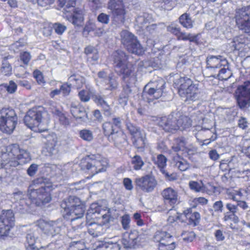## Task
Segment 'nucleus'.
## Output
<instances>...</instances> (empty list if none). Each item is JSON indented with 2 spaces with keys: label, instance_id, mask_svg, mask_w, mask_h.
I'll return each instance as SVG.
<instances>
[{
  "label": "nucleus",
  "instance_id": "nucleus-61",
  "mask_svg": "<svg viewBox=\"0 0 250 250\" xmlns=\"http://www.w3.org/2000/svg\"><path fill=\"white\" fill-rule=\"evenodd\" d=\"M33 76L39 84H42L44 83V78L40 71L38 70H35L33 72Z\"/></svg>",
  "mask_w": 250,
  "mask_h": 250
},
{
  "label": "nucleus",
  "instance_id": "nucleus-22",
  "mask_svg": "<svg viewBox=\"0 0 250 250\" xmlns=\"http://www.w3.org/2000/svg\"><path fill=\"white\" fill-rule=\"evenodd\" d=\"M235 21L240 30L250 35V17H236Z\"/></svg>",
  "mask_w": 250,
  "mask_h": 250
},
{
  "label": "nucleus",
  "instance_id": "nucleus-36",
  "mask_svg": "<svg viewBox=\"0 0 250 250\" xmlns=\"http://www.w3.org/2000/svg\"><path fill=\"white\" fill-rule=\"evenodd\" d=\"M184 213L187 218L189 219V223L193 224L194 226L197 225L200 219V215L197 212H191L190 208L184 211Z\"/></svg>",
  "mask_w": 250,
  "mask_h": 250
},
{
  "label": "nucleus",
  "instance_id": "nucleus-40",
  "mask_svg": "<svg viewBox=\"0 0 250 250\" xmlns=\"http://www.w3.org/2000/svg\"><path fill=\"white\" fill-rule=\"evenodd\" d=\"M189 187L190 189L197 192H203L206 189L205 186L202 181H191L189 182Z\"/></svg>",
  "mask_w": 250,
  "mask_h": 250
},
{
  "label": "nucleus",
  "instance_id": "nucleus-37",
  "mask_svg": "<svg viewBox=\"0 0 250 250\" xmlns=\"http://www.w3.org/2000/svg\"><path fill=\"white\" fill-rule=\"evenodd\" d=\"M94 102L98 104L103 106L104 109V114L106 116H109L111 114V111L109 105L107 104L106 102L104 100L103 98L100 95H95L93 97Z\"/></svg>",
  "mask_w": 250,
  "mask_h": 250
},
{
  "label": "nucleus",
  "instance_id": "nucleus-47",
  "mask_svg": "<svg viewBox=\"0 0 250 250\" xmlns=\"http://www.w3.org/2000/svg\"><path fill=\"white\" fill-rule=\"evenodd\" d=\"M131 164L135 170L140 169L144 164L141 157L139 155H135L131 160Z\"/></svg>",
  "mask_w": 250,
  "mask_h": 250
},
{
  "label": "nucleus",
  "instance_id": "nucleus-64",
  "mask_svg": "<svg viewBox=\"0 0 250 250\" xmlns=\"http://www.w3.org/2000/svg\"><path fill=\"white\" fill-rule=\"evenodd\" d=\"M226 208L229 210V212H230L233 214H235L238 210L236 204H233L230 203H228L226 204Z\"/></svg>",
  "mask_w": 250,
  "mask_h": 250
},
{
  "label": "nucleus",
  "instance_id": "nucleus-48",
  "mask_svg": "<svg viewBox=\"0 0 250 250\" xmlns=\"http://www.w3.org/2000/svg\"><path fill=\"white\" fill-rule=\"evenodd\" d=\"M80 137L83 140L90 142L93 139V135L92 132L88 129H83L80 131Z\"/></svg>",
  "mask_w": 250,
  "mask_h": 250
},
{
  "label": "nucleus",
  "instance_id": "nucleus-17",
  "mask_svg": "<svg viewBox=\"0 0 250 250\" xmlns=\"http://www.w3.org/2000/svg\"><path fill=\"white\" fill-rule=\"evenodd\" d=\"M177 115L170 114L167 117H163L159 122V125L167 132H172L177 130Z\"/></svg>",
  "mask_w": 250,
  "mask_h": 250
},
{
  "label": "nucleus",
  "instance_id": "nucleus-51",
  "mask_svg": "<svg viewBox=\"0 0 250 250\" xmlns=\"http://www.w3.org/2000/svg\"><path fill=\"white\" fill-rule=\"evenodd\" d=\"M53 113L58 116L60 122L63 125H67L70 124L69 120L59 110L56 109L54 111H52Z\"/></svg>",
  "mask_w": 250,
  "mask_h": 250
},
{
  "label": "nucleus",
  "instance_id": "nucleus-18",
  "mask_svg": "<svg viewBox=\"0 0 250 250\" xmlns=\"http://www.w3.org/2000/svg\"><path fill=\"white\" fill-rule=\"evenodd\" d=\"M82 204L80 199L75 196H70L62 201L61 204V208L65 213H70V210Z\"/></svg>",
  "mask_w": 250,
  "mask_h": 250
},
{
  "label": "nucleus",
  "instance_id": "nucleus-3",
  "mask_svg": "<svg viewBox=\"0 0 250 250\" xmlns=\"http://www.w3.org/2000/svg\"><path fill=\"white\" fill-rule=\"evenodd\" d=\"M115 71L119 74L123 75V78L125 81L129 77V83H133L135 81V76L130 67L129 66V56L125 52L118 50L112 54Z\"/></svg>",
  "mask_w": 250,
  "mask_h": 250
},
{
  "label": "nucleus",
  "instance_id": "nucleus-56",
  "mask_svg": "<svg viewBox=\"0 0 250 250\" xmlns=\"http://www.w3.org/2000/svg\"><path fill=\"white\" fill-rule=\"evenodd\" d=\"M53 28L55 32L59 35H62L66 29V27L60 23H55L53 25Z\"/></svg>",
  "mask_w": 250,
  "mask_h": 250
},
{
  "label": "nucleus",
  "instance_id": "nucleus-15",
  "mask_svg": "<svg viewBox=\"0 0 250 250\" xmlns=\"http://www.w3.org/2000/svg\"><path fill=\"white\" fill-rule=\"evenodd\" d=\"M162 195L165 203L169 205L172 208H174L175 205L179 203V197L178 192L171 188L169 187L164 189Z\"/></svg>",
  "mask_w": 250,
  "mask_h": 250
},
{
  "label": "nucleus",
  "instance_id": "nucleus-1",
  "mask_svg": "<svg viewBox=\"0 0 250 250\" xmlns=\"http://www.w3.org/2000/svg\"><path fill=\"white\" fill-rule=\"evenodd\" d=\"M52 187V184L48 179L40 177L34 180L29 187V198L37 206L44 205L51 200L49 190Z\"/></svg>",
  "mask_w": 250,
  "mask_h": 250
},
{
  "label": "nucleus",
  "instance_id": "nucleus-38",
  "mask_svg": "<svg viewBox=\"0 0 250 250\" xmlns=\"http://www.w3.org/2000/svg\"><path fill=\"white\" fill-rule=\"evenodd\" d=\"M134 146L137 148H142L145 146L146 144V138L145 133H141L138 137H132Z\"/></svg>",
  "mask_w": 250,
  "mask_h": 250
},
{
  "label": "nucleus",
  "instance_id": "nucleus-35",
  "mask_svg": "<svg viewBox=\"0 0 250 250\" xmlns=\"http://www.w3.org/2000/svg\"><path fill=\"white\" fill-rule=\"evenodd\" d=\"M84 82V78L79 75L73 74L68 78V82L70 85L77 88H81Z\"/></svg>",
  "mask_w": 250,
  "mask_h": 250
},
{
  "label": "nucleus",
  "instance_id": "nucleus-39",
  "mask_svg": "<svg viewBox=\"0 0 250 250\" xmlns=\"http://www.w3.org/2000/svg\"><path fill=\"white\" fill-rule=\"evenodd\" d=\"M218 71L217 77L220 80H227L232 76V73L229 69V65L226 66H222Z\"/></svg>",
  "mask_w": 250,
  "mask_h": 250
},
{
  "label": "nucleus",
  "instance_id": "nucleus-53",
  "mask_svg": "<svg viewBox=\"0 0 250 250\" xmlns=\"http://www.w3.org/2000/svg\"><path fill=\"white\" fill-rule=\"evenodd\" d=\"M236 16H250V5L236 9Z\"/></svg>",
  "mask_w": 250,
  "mask_h": 250
},
{
  "label": "nucleus",
  "instance_id": "nucleus-42",
  "mask_svg": "<svg viewBox=\"0 0 250 250\" xmlns=\"http://www.w3.org/2000/svg\"><path fill=\"white\" fill-rule=\"evenodd\" d=\"M103 130L104 135L108 137L115 131L116 128L111 122H106L103 124Z\"/></svg>",
  "mask_w": 250,
  "mask_h": 250
},
{
  "label": "nucleus",
  "instance_id": "nucleus-50",
  "mask_svg": "<svg viewBox=\"0 0 250 250\" xmlns=\"http://www.w3.org/2000/svg\"><path fill=\"white\" fill-rule=\"evenodd\" d=\"M179 22L185 27L191 28L193 26V21L190 17H180Z\"/></svg>",
  "mask_w": 250,
  "mask_h": 250
},
{
  "label": "nucleus",
  "instance_id": "nucleus-24",
  "mask_svg": "<svg viewBox=\"0 0 250 250\" xmlns=\"http://www.w3.org/2000/svg\"><path fill=\"white\" fill-rule=\"evenodd\" d=\"M84 53L87 56V61L94 64L99 59L98 51L94 46L88 45L84 49Z\"/></svg>",
  "mask_w": 250,
  "mask_h": 250
},
{
  "label": "nucleus",
  "instance_id": "nucleus-63",
  "mask_svg": "<svg viewBox=\"0 0 250 250\" xmlns=\"http://www.w3.org/2000/svg\"><path fill=\"white\" fill-rule=\"evenodd\" d=\"M31 56L29 52H23L21 54L20 59L22 62L25 64H27L31 60Z\"/></svg>",
  "mask_w": 250,
  "mask_h": 250
},
{
  "label": "nucleus",
  "instance_id": "nucleus-12",
  "mask_svg": "<svg viewBox=\"0 0 250 250\" xmlns=\"http://www.w3.org/2000/svg\"><path fill=\"white\" fill-rule=\"evenodd\" d=\"M135 183L136 188L145 193L152 192L157 184L155 178L149 175L136 178Z\"/></svg>",
  "mask_w": 250,
  "mask_h": 250
},
{
  "label": "nucleus",
  "instance_id": "nucleus-44",
  "mask_svg": "<svg viewBox=\"0 0 250 250\" xmlns=\"http://www.w3.org/2000/svg\"><path fill=\"white\" fill-rule=\"evenodd\" d=\"M17 199L18 198L20 199L19 201V206L21 207L20 208V212L21 213H23L24 210L26 209V207L27 206V203L25 201V197L24 196H26L25 195H23L22 192L20 191H17Z\"/></svg>",
  "mask_w": 250,
  "mask_h": 250
},
{
  "label": "nucleus",
  "instance_id": "nucleus-55",
  "mask_svg": "<svg viewBox=\"0 0 250 250\" xmlns=\"http://www.w3.org/2000/svg\"><path fill=\"white\" fill-rule=\"evenodd\" d=\"M79 97L82 102H87L90 100L89 92L86 90H81L78 94Z\"/></svg>",
  "mask_w": 250,
  "mask_h": 250
},
{
  "label": "nucleus",
  "instance_id": "nucleus-23",
  "mask_svg": "<svg viewBox=\"0 0 250 250\" xmlns=\"http://www.w3.org/2000/svg\"><path fill=\"white\" fill-rule=\"evenodd\" d=\"M70 111L72 115L77 119L84 120L87 118V114L84 108L83 107L77 106L74 104H71Z\"/></svg>",
  "mask_w": 250,
  "mask_h": 250
},
{
  "label": "nucleus",
  "instance_id": "nucleus-43",
  "mask_svg": "<svg viewBox=\"0 0 250 250\" xmlns=\"http://www.w3.org/2000/svg\"><path fill=\"white\" fill-rule=\"evenodd\" d=\"M43 230L45 233L53 236L58 232L59 229L56 228L54 224L45 223Z\"/></svg>",
  "mask_w": 250,
  "mask_h": 250
},
{
  "label": "nucleus",
  "instance_id": "nucleus-21",
  "mask_svg": "<svg viewBox=\"0 0 250 250\" xmlns=\"http://www.w3.org/2000/svg\"><path fill=\"white\" fill-rule=\"evenodd\" d=\"M125 49L130 53L137 55H141L144 54L145 49L141 44L140 42L135 39L133 42L125 47Z\"/></svg>",
  "mask_w": 250,
  "mask_h": 250
},
{
  "label": "nucleus",
  "instance_id": "nucleus-5",
  "mask_svg": "<svg viewBox=\"0 0 250 250\" xmlns=\"http://www.w3.org/2000/svg\"><path fill=\"white\" fill-rule=\"evenodd\" d=\"M104 161L101 155L92 154L83 160L80 164L81 169L93 176L104 170Z\"/></svg>",
  "mask_w": 250,
  "mask_h": 250
},
{
  "label": "nucleus",
  "instance_id": "nucleus-28",
  "mask_svg": "<svg viewBox=\"0 0 250 250\" xmlns=\"http://www.w3.org/2000/svg\"><path fill=\"white\" fill-rule=\"evenodd\" d=\"M101 208L97 203H93L90 205V208L87 211L86 215V220L95 219V216H101L100 215L101 212Z\"/></svg>",
  "mask_w": 250,
  "mask_h": 250
},
{
  "label": "nucleus",
  "instance_id": "nucleus-10",
  "mask_svg": "<svg viewBox=\"0 0 250 250\" xmlns=\"http://www.w3.org/2000/svg\"><path fill=\"white\" fill-rule=\"evenodd\" d=\"M14 226V214L11 210L4 211L0 216V237L9 235Z\"/></svg>",
  "mask_w": 250,
  "mask_h": 250
},
{
  "label": "nucleus",
  "instance_id": "nucleus-6",
  "mask_svg": "<svg viewBox=\"0 0 250 250\" xmlns=\"http://www.w3.org/2000/svg\"><path fill=\"white\" fill-rule=\"evenodd\" d=\"M16 127V112L13 109L0 110V130L10 134Z\"/></svg>",
  "mask_w": 250,
  "mask_h": 250
},
{
  "label": "nucleus",
  "instance_id": "nucleus-58",
  "mask_svg": "<svg viewBox=\"0 0 250 250\" xmlns=\"http://www.w3.org/2000/svg\"><path fill=\"white\" fill-rule=\"evenodd\" d=\"M214 211L216 212L221 213L223 211L224 205L221 200L215 202L212 206Z\"/></svg>",
  "mask_w": 250,
  "mask_h": 250
},
{
  "label": "nucleus",
  "instance_id": "nucleus-60",
  "mask_svg": "<svg viewBox=\"0 0 250 250\" xmlns=\"http://www.w3.org/2000/svg\"><path fill=\"white\" fill-rule=\"evenodd\" d=\"M70 86L71 85H70V83L69 84L64 83L61 86L60 89L61 93H62L63 96H66L69 94L71 91Z\"/></svg>",
  "mask_w": 250,
  "mask_h": 250
},
{
  "label": "nucleus",
  "instance_id": "nucleus-62",
  "mask_svg": "<svg viewBox=\"0 0 250 250\" xmlns=\"http://www.w3.org/2000/svg\"><path fill=\"white\" fill-rule=\"evenodd\" d=\"M98 76L99 79L98 82H99L101 83V85H102L104 83H105L106 79H108V75L105 71H101L98 72Z\"/></svg>",
  "mask_w": 250,
  "mask_h": 250
},
{
  "label": "nucleus",
  "instance_id": "nucleus-30",
  "mask_svg": "<svg viewBox=\"0 0 250 250\" xmlns=\"http://www.w3.org/2000/svg\"><path fill=\"white\" fill-rule=\"evenodd\" d=\"M173 161L175 167L181 171H186L189 167V164L188 162L178 154L174 156Z\"/></svg>",
  "mask_w": 250,
  "mask_h": 250
},
{
  "label": "nucleus",
  "instance_id": "nucleus-19",
  "mask_svg": "<svg viewBox=\"0 0 250 250\" xmlns=\"http://www.w3.org/2000/svg\"><path fill=\"white\" fill-rule=\"evenodd\" d=\"M108 8L112 11L115 16H125L126 14L123 0H110Z\"/></svg>",
  "mask_w": 250,
  "mask_h": 250
},
{
  "label": "nucleus",
  "instance_id": "nucleus-27",
  "mask_svg": "<svg viewBox=\"0 0 250 250\" xmlns=\"http://www.w3.org/2000/svg\"><path fill=\"white\" fill-rule=\"evenodd\" d=\"M66 5L63 9V13H70V16H75V14L81 15L82 10L75 7L76 2L74 0H69L66 3Z\"/></svg>",
  "mask_w": 250,
  "mask_h": 250
},
{
  "label": "nucleus",
  "instance_id": "nucleus-52",
  "mask_svg": "<svg viewBox=\"0 0 250 250\" xmlns=\"http://www.w3.org/2000/svg\"><path fill=\"white\" fill-rule=\"evenodd\" d=\"M12 67L9 63L6 60L4 61L0 67L1 72L4 75H9L11 74Z\"/></svg>",
  "mask_w": 250,
  "mask_h": 250
},
{
  "label": "nucleus",
  "instance_id": "nucleus-32",
  "mask_svg": "<svg viewBox=\"0 0 250 250\" xmlns=\"http://www.w3.org/2000/svg\"><path fill=\"white\" fill-rule=\"evenodd\" d=\"M118 85L117 78L114 76L112 74H108V79L102 86L105 89L113 90L117 89Z\"/></svg>",
  "mask_w": 250,
  "mask_h": 250
},
{
  "label": "nucleus",
  "instance_id": "nucleus-29",
  "mask_svg": "<svg viewBox=\"0 0 250 250\" xmlns=\"http://www.w3.org/2000/svg\"><path fill=\"white\" fill-rule=\"evenodd\" d=\"M30 160V155L28 152L23 149H19L17 152V165H23Z\"/></svg>",
  "mask_w": 250,
  "mask_h": 250
},
{
  "label": "nucleus",
  "instance_id": "nucleus-8",
  "mask_svg": "<svg viewBox=\"0 0 250 250\" xmlns=\"http://www.w3.org/2000/svg\"><path fill=\"white\" fill-rule=\"evenodd\" d=\"M238 106L245 109L250 106V82H245L238 87L235 93Z\"/></svg>",
  "mask_w": 250,
  "mask_h": 250
},
{
  "label": "nucleus",
  "instance_id": "nucleus-54",
  "mask_svg": "<svg viewBox=\"0 0 250 250\" xmlns=\"http://www.w3.org/2000/svg\"><path fill=\"white\" fill-rule=\"evenodd\" d=\"M182 236L185 241L192 242L195 237V234L193 231H184Z\"/></svg>",
  "mask_w": 250,
  "mask_h": 250
},
{
  "label": "nucleus",
  "instance_id": "nucleus-34",
  "mask_svg": "<svg viewBox=\"0 0 250 250\" xmlns=\"http://www.w3.org/2000/svg\"><path fill=\"white\" fill-rule=\"evenodd\" d=\"M125 137L123 131L116 129L108 137V139L110 142H113L115 145H118L124 142Z\"/></svg>",
  "mask_w": 250,
  "mask_h": 250
},
{
  "label": "nucleus",
  "instance_id": "nucleus-41",
  "mask_svg": "<svg viewBox=\"0 0 250 250\" xmlns=\"http://www.w3.org/2000/svg\"><path fill=\"white\" fill-rule=\"evenodd\" d=\"M120 246L117 243H104L97 247L94 250H120Z\"/></svg>",
  "mask_w": 250,
  "mask_h": 250
},
{
  "label": "nucleus",
  "instance_id": "nucleus-7",
  "mask_svg": "<svg viewBox=\"0 0 250 250\" xmlns=\"http://www.w3.org/2000/svg\"><path fill=\"white\" fill-rule=\"evenodd\" d=\"M165 85V81L161 78L151 81L145 86L143 96L146 97L148 102L158 99L162 95Z\"/></svg>",
  "mask_w": 250,
  "mask_h": 250
},
{
  "label": "nucleus",
  "instance_id": "nucleus-9",
  "mask_svg": "<svg viewBox=\"0 0 250 250\" xmlns=\"http://www.w3.org/2000/svg\"><path fill=\"white\" fill-rule=\"evenodd\" d=\"M154 239L155 242L159 243V250H174L176 247L172 236L166 231H157Z\"/></svg>",
  "mask_w": 250,
  "mask_h": 250
},
{
  "label": "nucleus",
  "instance_id": "nucleus-57",
  "mask_svg": "<svg viewBox=\"0 0 250 250\" xmlns=\"http://www.w3.org/2000/svg\"><path fill=\"white\" fill-rule=\"evenodd\" d=\"M130 222V219L128 215L125 214L121 217V223L124 229H128L129 228Z\"/></svg>",
  "mask_w": 250,
  "mask_h": 250
},
{
  "label": "nucleus",
  "instance_id": "nucleus-46",
  "mask_svg": "<svg viewBox=\"0 0 250 250\" xmlns=\"http://www.w3.org/2000/svg\"><path fill=\"white\" fill-rule=\"evenodd\" d=\"M168 214L167 222L170 224L175 222L180 218V215L177 211L172 208L168 209Z\"/></svg>",
  "mask_w": 250,
  "mask_h": 250
},
{
  "label": "nucleus",
  "instance_id": "nucleus-13",
  "mask_svg": "<svg viewBox=\"0 0 250 250\" xmlns=\"http://www.w3.org/2000/svg\"><path fill=\"white\" fill-rule=\"evenodd\" d=\"M85 210V206L82 204L73 208L70 210V213H65L73 229H77L81 228L83 223L82 219L83 217Z\"/></svg>",
  "mask_w": 250,
  "mask_h": 250
},
{
  "label": "nucleus",
  "instance_id": "nucleus-4",
  "mask_svg": "<svg viewBox=\"0 0 250 250\" xmlns=\"http://www.w3.org/2000/svg\"><path fill=\"white\" fill-rule=\"evenodd\" d=\"M111 219V215L108 211L101 216H95V219L87 220L86 225L88 227V232L93 237H98L104 234L107 228L106 225Z\"/></svg>",
  "mask_w": 250,
  "mask_h": 250
},
{
  "label": "nucleus",
  "instance_id": "nucleus-31",
  "mask_svg": "<svg viewBox=\"0 0 250 250\" xmlns=\"http://www.w3.org/2000/svg\"><path fill=\"white\" fill-rule=\"evenodd\" d=\"M187 140L184 137H181L176 138L174 141L172 149L175 152L185 151L187 148Z\"/></svg>",
  "mask_w": 250,
  "mask_h": 250
},
{
  "label": "nucleus",
  "instance_id": "nucleus-49",
  "mask_svg": "<svg viewBox=\"0 0 250 250\" xmlns=\"http://www.w3.org/2000/svg\"><path fill=\"white\" fill-rule=\"evenodd\" d=\"M67 20L75 26H81L84 24L83 17H66Z\"/></svg>",
  "mask_w": 250,
  "mask_h": 250
},
{
  "label": "nucleus",
  "instance_id": "nucleus-45",
  "mask_svg": "<svg viewBox=\"0 0 250 250\" xmlns=\"http://www.w3.org/2000/svg\"><path fill=\"white\" fill-rule=\"evenodd\" d=\"M126 127L131 135L132 137H138V135H140L141 133H144V132L141 130L140 128L130 123H126Z\"/></svg>",
  "mask_w": 250,
  "mask_h": 250
},
{
  "label": "nucleus",
  "instance_id": "nucleus-14",
  "mask_svg": "<svg viewBox=\"0 0 250 250\" xmlns=\"http://www.w3.org/2000/svg\"><path fill=\"white\" fill-rule=\"evenodd\" d=\"M141 235L136 230H133L129 233H125L122 239V243L126 249L134 248L141 241Z\"/></svg>",
  "mask_w": 250,
  "mask_h": 250
},
{
  "label": "nucleus",
  "instance_id": "nucleus-59",
  "mask_svg": "<svg viewBox=\"0 0 250 250\" xmlns=\"http://www.w3.org/2000/svg\"><path fill=\"white\" fill-rule=\"evenodd\" d=\"M124 81L126 83V84L125 86L123 88V91H124V93L126 94V95H128L131 94L132 90L130 88V85L134 84L135 82H136V80L133 83H129L130 81L129 79V77H128L127 78H126V81L124 79Z\"/></svg>",
  "mask_w": 250,
  "mask_h": 250
},
{
  "label": "nucleus",
  "instance_id": "nucleus-33",
  "mask_svg": "<svg viewBox=\"0 0 250 250\" xmlns=\"http://www.w3.org/2000/svg\"><path fill=\"white\" fill-rule=\"evenodd\" d=\"M167 159L163 154H159L157 156L156 160L155 161V164L158 167L161 169V171L165 174V176L168 178L169 180L173 179L172 178H170L172 175H169L168 173L166 172L163 168L167 165Z\"/></svg>",
  "mask_w": 250,
  "mask_h": 250
},
{
  "label": "nucleus",
  "instance_id": "nucleus-16",
  "mask_svg": "<svg viewBox=\"0 0 250 250\" xmlns=\"http://www.w3.org/2000/svg\"><path fill=\"white\" fill-rule=\"evenodd\" d=\"M228 60L223 56L210 55L207 58V65L212 70L228 65Z\"/></svg>",
  "mask_w": 250,
  "mask_h": 250
},
{
  "label": "nucleus",
  "instance_id": "nucleus-25",
  "mask_svg": "<svg viewBox=\"0 0 250 250\" xmlns=\"http://www.w3.org/2000/svg\"><path fill=\"white\" fill-rule=\"evenodd\" d=\"M120 38L122 43L125 48L133 42L137 37L129 31L124 30L120 33Z\"/></svg>",
  "mask_w": 250,
  "mask_h": 250
},
{
  "label": "nucleus",
  "instance_id": "nucleus-2",
  "mask_svg": "<svg viewBox=\"0 0 250 250\" xmlns=\"http://www.w3.org/2000/svg\"><path fill=\"white\" fill-rule=\"evenodd\" d=\"M174 84L178 87L179 95L185 102L195 101L199 99L200 96L199 84L192 83L189 78L180 76L174 80Z\"/></svg>",
  "mask_w": 250,
  "mask_h": 250
},
{
  "label": "nucleus",
  "instance_id": "nucleus-26",
  "mask_svg": "<svg viewBox=\"0 0 250 250\" xmlns=\"http://www.w3.org/2000/svg\"><path fill=\"white\" fill-rule=\"evenodd\" d=\"M177 129L184 130L189 128L191 125L190 118L185 115L178 116L177 114Z\"/></svg>",
  "mask_w": 250,
  "mask_h": 250
},
{
  "label": "nucleus",
  "instance_id": "nucleus-11",
  "mask_svg": "<svg viewBox=\"0 0 250 250\" xmlns=\"http://www.w3.org/2000/svg\"><path fill=\"white\" fill-rule=\"evenodd\" d=\"M45 114V112H42L37 108H33L27 112L24 118V122L29 128L32 129L39 127Z\"/></svg>",
  "mask_w": 250,
  "mask_h": 250
},
{
  "label": "nucleus",
  "instance_id": "nucleus-20",
  "mask_svg": "<svg viewBox=\"0 0 250 250\" xmlns=\"http://www.w3.org/2000/svg\"><path fill=\"white\" fill-rule=\"evenodd\" d=\"M247 40L243 36L236 37L233 39L232 46L235 50L241 52H247L249 50V47L246 42Z\"/></svg>",
  "mask_w": 250,
  "mask_h": 250
}]
</instances>
